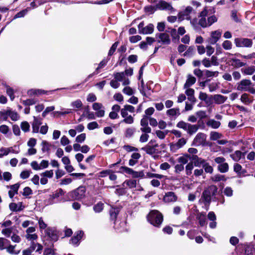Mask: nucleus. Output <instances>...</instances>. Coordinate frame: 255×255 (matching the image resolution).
Returning a JSON list of instances; mask_svg holds the SVG:
<instances>
[{
	"label": "nucleus",
	"instance_id": "nucleus-61",
	"mask_svg": "<svg viewBox=\"0 0 255 255\" xmlns=\"http://www.w3.org/2000/svg\"><path fill=\"white\" fill-rule=\"evenodd\" d=\"M217 21V18L215 15L209 16L207 19V27L211 26Z\"/></svg>",
	"mask_w": 255,
	"mask_h": 255
},
{
	"label": "nucleus",
	"instance_id": "nucleus-39",
	"mask_svg": "<svg viewBox=\"0 0 255 255\" xmlns=\"http://www.w3.org/2000/svg\"><path fill=\"white\" fill-rule=\"evenodd\" d=\"M232 65L236 68H240L245 65V63L242 62L240 60L236 58L231 59Z\"/></svg>",
	"mask_w": 255,
	"mask_h": 255
},
{
	"label": "nucleus",
	"instance_id": "nucleus-4",
	"mask_svg": "<svg viewBox=\"0 0 255 255\" xmlns=\"http://www.w3.org/2000/svg\"><path fill=\"white\" fill-rule=\"evenodd\" d=\"M85 188L83 186H80L74 191L70 192L69 193V195L72 200H79L85 197Z\"/></svg>",
	"mask_w": 255,
	"mask_h": 255
},
{
	"label": "nucleus",
	"instance_id": "nucleus-58",
	"mask_svg": "<svg viewBox=\"0 0 255 255\" xmlns=\"http://www.w3.org/2000/svg\"><path fill=\"white\" fill-rule=\"evenodd\" d=\"M121 122L131 125L133 123L134 119L133 118L131 115H129L128 117L124 118V120Z\"/></svg>",
	"mask_w": 255,
	"mask_h": 255
},
{
	"label": "nucleus",
	"instance_id": "nucleus-11",
	"mask_svg": "<svg viewBox=\"0 0 255 255\" xmlns=\"http://www.w3.org/2000/svg\"><path fill=\"white\" fill-rule=\"evenodd\" d=\"M93 109L96 111L95 115L98 117H103L105 115L104 107L99 103H94L92 105Z\"/></svg>",
	"mask_w": 255,
	"mask_h": 255
},
{
	"label": "nucleus",
	"instance_id": "nucleus-46",
	"mask_svg": "<svg viewBox=\"0 0 255 255\" xmlns=\"http://www.w3.org/2000/svg\"><path fill=\"white\" fill-rule=\"evenodd\" d=\"M222 134L216 131H212L210 134V138L211 140H216L222 137Z\"/></svg>",
	"mask_w": 255,
	"mask_h": 255
},
{
	"label": "nucleus",
	"instance_id": "nucleus-45",
	"mask_svg": "<svg viewBox=\"0 0 255 255\" xmlns=\"http://www.w3.org/2000/svg\"><path fill=\"white\" fill-rule=\"evenodd\" d=\"M11 147H1L0 148V158L2 157L3 156L7 155L9 152H11Z\"/></svg>",
	"mask_w": 255,
	"mask_h": 255
},
{
	"label": "nucleus",
	"instance_id": "nucleus-42",
	"mask_svg": "<svg viewBox=\"0 0 255 255\" xmlns=\"http://www.w3.org/2000/svg\"><path fill=\"white\" fill-rule=\"evenodd\" d=\"M119 209L118 208H112L110 210V217L111 219L113 220H115L117 217V215L119 212Z\"/></svg>",
	"mask_w": 255,
	"mask_h": 255
},
{
	"label": "nucleus",
	"instance_id": "nucleus-26",
	"mask_svg": "<svg viewBox=\"0 0 255 255\" xmlns=\"http://www.w3.org/2000/svg\"><path fill=\"white\" fill-rule=\"evenodd\" d=\"M196 81V78L191 74L187 76V79L184 85V88L186 89L193 85Z\"/></svg>",
	"mask_w": 255,
	"mask_h": 255
},
{
	"label": "nucleus",
	"instance_id": "nucleus-63",
	"mask_svg": "<svg viewBox=\"0 0 255 255\" xmlns=\"http://www.w3.org/2000/svg\"><path fill=\"white\" fill-rule=\"evenodd\" d=\"M30 173L31 171L29 170L22 171L20 174V177L23 179H27L29 177Z\"/></svg>",
	"mask_w": 255,
	"mask_h": 255
},
{
	"label": "nucleus",
	"instance_id": "nucleus-25",
	"mask_svg": "<svg viewBox=\"0 0 255 255\" xmlns=\"http://www.w3.org/2000/svg\"><path fill=\"white\" fill-rule=\"evenodd\" d=\"M214 103L216 104H222L224 103L227 99V97L222 95L216 94L213 97Z\"/></svg>",
	"mask_w": 255,
	"mask_h": 255
},
{
	"label": "nucleus",
	"instance_id": "nucleus-59",
	"mask_svg": "<svg viewBox=\"0 0 255 255\" xmlns=\"http://www.w3.org/2000/svg\"><path fill=\"white\" fill-rule=\"evenodd\" d=\"M36 101L34 99H27L26 100H23L22 101V103L24 105V106H31V105H33L35 104L36 103Z\"/></svg>",
	"mask_w": 255,
	"mask_h": 255
},
{
	"label": "nucleus",
	"instance_id": "nucleus-1",
	"mask_svg": "<svg viewBox=\"0 0 255 255\" xmlns=\"http://www.w3.org/2000/svg\"><path fill=\"white\" fill-rule=\"evenodd\" d=\"M114 79L110 82V86L114 89H117L120 86V82H122L124 86L128 85L130 83V81L128 77H124V73L116 72L113 74Z\"/></svg>",
	"mask_w": 255,
	"mask_h": 255
},
{
	"label": "nucleus",
	"instance_id": "nucleus-36",
	"mask_svg": "<svg viewBox=\"0 0 255 255\" xmlns=\"http://www.w3.org/2000/svg\"><path fill=\"white\" fill-rule=\"evenodd\" d=\"M70 105L73 108L74 110H76L82 108L83 106V104L81 101L78 99L71 102Z\"/></svg>",
	"mask_w": 255,
	"mask_h": 255
},
{
	"label": "nucleus",
	"instance_id": "nucleus-23",
	"mask_svg": "<svg viewBox=\"0 0 255 255\" xmlns=\"http://www.w3.org/2000/svg\"><path fill=\"white\" fill-rule=\"evenodd\" d=\"M83 235V232L81 231L77 232L76 233V235L71 239L70 243L74 245L78 246Z\"/></svg>",
	"mask_w": 255,
	"mask_h": 255
},
{
	"label": "nucleus",
	"instance_id": "nucleus-6",
	"mask_svg": "<svg viewBox=\"0 0 255 255\" xmlns=\"http://www.w3.org/2000/svg\"><path fill=\"white\" fill-rule=\"evenodd\" d=\"M141 150L145 151L147 154L150 155L159 154L161 152L160 146L157 143H155L154 145L146 144L141 148Z\"/></svg>",
	"mask_w": 255,
	"mask_h": 255
},
{
	"label": "nucleus",
	"instance_id": "nucleus-31",
	"mask_svg": "<svg viewBox=\"0 0 255 255\" xmlns=\"http://www.w3.org/2000/svg\"><path fill=\"white\" fill-rule=\"evenodd\" d=\"M45 93L46 92L44 90L32 89L28 90L27 92V94L29 96L32 97L33 96H38L43 94H45Z\"/></svg>",
	"mask_w": 255,
	"mask_h": 255
},
{
	"label": "nucleus",
	"instance_id": "nucleus-19",
	"mask_svg": "<svg viewBox=\"0 0 255 255\" xmlns=\"http://www.w3.org/2000/svg\"><path fill=\"white\" fill-rule=\"evenodd\" d=\"M9 207L13 212H19L23 210L25 207L22 202H20L17 203H11L9 205Z\"/></svg>",
	"mask_w": 255,
	"mask_h": 255
},
{
	"label": "nucleus",
	"instance_id": "nucleus-57",
	"mask_svg": "<svg viewBox=\"0 0 255 255\" xmlns=\"http://www.w3.org/2000/svg\"><path fill=\"white\" fill-rule=\"evenodd\" d=\"M120 169L123 172H125L127 174L131 175L132 176L133 175L134 170H132L131 168H130L126 166H122L120 168Z\"/></svg>",
	"mask_w": 255,
	"mask_h": 255
},
{
	"label": "nucleus",
	"instance_id": "nucleus-10",
	"mask_svg": "<svg viewBox=\"0 0 255 255\" xmlns=\"http://www.w3.org/2000/svg\"><path fill=\"white\" fill-rule=\"evenodd\" d=\"M222 31L220 30L211 32V36L207 39V42L210 44H215L220 39Z\"/></svg>",
	"mask_w": 255,
	"mask_h": 255
},
{
	"label": "nucleus",
	"instance_id": "nucleus-9",
	"mask_svg": "<svg viewBox=\"0 0 255 255\" xmlns=\"http://www.w3.org/2000/svg\"><path fill=\"white\" fill-rule=\"evenodd\" d=\"M193 11V8L191 6H187L185 9L181 11L178 14V19L180 20L183 19H190L191 18L190 14Z\"/></svg>",
	"mask_w": 255,
	"mask_h": 255
},
{
	"label": "nucleus",
	"instance_id": "nucleus-3",
	"mask_svg": "<svg viewBox=\"0 0 255 255\" xmlns=\"http://www.w3.org/2000/svg\"><path fill=\"white\" fill-rule=\"evenodd\" d=\"M148 221L152 225L159 227L163 222V215L158 211H151L147 216Z\"/></svg>",
	"mask_w": 255,
	"mask_h": 255
},
{
	"label": "nucleus",
	"instance_id": "nucleus-17",
	"mask_svg": "<svg viewBox=\"0 0 255 255\" xmlns=\"http://www.w3.org/2000/svg\"><path fill=\"white\" fill-rule=\"evenodd\" d=\"M156 37L159 39L157 40L158 42H161L163 44L168 45L170 43V40L168 34L166 33H160L156 34Z\"/></svg>",
	"mask_w": 255,
	"mask_h": 255
},
{
	"label": "nucleus",
	"instance_id": "nucleus-32",
	"mask_svg": "<svg viewBox=\"0 0 255 255\" xmlns=\"http://www.w3.org/2000/svg\"><path fill=\"white\" fill-rule=\"evenodd\" d=\"M207 125L213 128H218L221 125V123L213 119H210L207 122Z\"/></svg>",
	"mask_w": 255,
	"mask_h": 255
},
{
	"label": "nucleus",
	"instance_id": "nucleus-53",
	"mask_svg": "<svg viewBox=\"0 0 255 255\" xmlns=\"http://www.w3.org/2000/svg\"><path fill=\"white\" fill-rule=\"evenodd\" d=\"M12 232V228H6L2 230L1 233L6 237H9Z\"/></svg>",
	"mask_w": 255,
	"mask_h": 255
},
{
	"label": "nucleus",
	"instance_id": "nucleus-5",
	"mask_svg": "<svg viewBox=\"0 0 255 255\" xmlns=\"http://www.w3.org/2000/svg\"><path fill=\"white\" fill-rule=\"evenodd\" d=\"M234 43L236 47L240 48H251L252 47L253 44L252 39L243 37L235 38Z\"/></svg>",
	"mask_w": 255,
	"mask_h": 255
},
{
	"label": "nucleus",
	"instance_id": "nucleus-14",
	"mask_svg": "<svg viewBox=\"0 0 255 255\" xmlns=\"http://www.w3.org/2000/svg\"><path fill=\"white\" fill-rule=\"evenodd\" d=\"M208 13V10L206 7L200 13L199 15V24L203 28L207 27V20H206V16Z\"/></svg>",
	"mask_w": 255,
	"mask_h": 255
},
{
	"label": "nucleus",
	"instance_id": "nucleus-37",
	"mask_svg": "<svg viewBox=\"0 0 255 255\" xmlns=\"http://www.w3.org/2000/svg\"><path fill=\"white\" fill-rule=\"evenodd\" d=\"M243 156V153L239 151H236L233 154L231 155L232 158L235 161H239Z\"/></svg>",
	"mask_w": 255,
	"mask_h": 255
},
{
	"label": "nucleus",
	"instance_id": "nucleus-21",
	"mask_svg": "<svg viewBox=\"0 0 255 255\" xmlns=\"http://www.w3.org/2000/svg\"><path fill=\"white\" fill-rule=\"evenodd\" d=\"M157 7L159 9L161 10H174V8L172 5L165 1H160L157 4Z\"/></svg>",
	"mask_w": 255,
	"mask_h": 255
},
{
	"label": "nucleus",
	"instance_id": "nucleus-52",
	"mask_svg": "<svg viewBox=\"0 0 255 255\" xmlns=\"http://www.w3.org/2000/svg\"><path fill=\"white\" fill-rule=\"evenodd\" d=\"M135 131V129L134 128H128L125 131V136L127 137H131Z\"/></svg>",
	"mask_w": 255,
	"mask_h": 255
},
{
	"label": "nucleus",
	"instance_id": "nucleus-38",
	"mask_svg": "<svg viewBox=\"0 0 255 255\" xmlns=\"http://www.w3.org/2000/svg\"><path fill=\"white\" fill-rule=\"evenodd\" d=\"M218 169L221 173H226L229 170V165L224 162L218 166Z\"/></svg>",
	"mask_w": 255,
	"mask_h": 255
},
{
	"label": "nucleus",
	"instance_id": "nucleus-27",
	"mask_svg": "<svg viewBox=\"0 0 255 255\" xmlns=\"http://www.w3.org/2000/svg\"><path fill=\"white\" fill-rule=\"evenodd\" d=\"M240 99L242 102L246 105H249L253 101V97L247 93L242 94Z\"/></svg>",
	"mask_w": 255,
	"mask_h": 255
},
{
	"label": "nucleus",
	"instance_id": "nucleus-43",
	"mask_svg": "<svg viewBox=\"0 0 255 255\" xmlns=\"http://www.w3.org/2000/svg\"><path fill=\"white\" fill-rule=\"evenodd\" d=\"M199 224L201 226H203L206 223V215L204 213H200L198 215Z\"/></svg>",
	"mask_w": 255,
	"mask_h": 255
},
{
	"label": "nucleus",
	"instance_id": "nucleus-44",
	"mask_svg": "<svg viewBox=\"0 0 255 255\" xmlns=\"http://www.w3.org/2000/svg\"><path fill=\"white\" fill-rule=\"evenodd\" d=\"M211 179L214 182H219L226 180L224 175L219 174H216L211 177Z\"/></svg>",
	"mask_w": 255,
	"mask_h": 255
},
{
	"label": "nucleus",
	"instance_id": "nucleus-54",
	"mask_svg": "<svg viewBox=\"0 0 255 255\" xmlns=\"http://www.w3.org/2000/svg\"><path fill=\"white\" fill-rule=\"evenodd\" d=\"M203 168L206 173L212 174L213 172V168L207 162L203 165Z\"/></svg>",
	"mask_w": 255,
	"mask_h": 255
},
{
	"label": "nucleus",
	"instance_id": "nucleus-48",
	"mask_svg": "<svg viewBox=\"0 0 255 255\" xmlns=\"http://www.w3.org/2000/svg\"><path fill=\"white\" fill-rule=\"evenodd\" d=\"M8 117V109L3 111H0V122L6 121Z\"/></svg>",
	"mask_w": 255,
	"mask_h": 255
},
{
	"label": "nucleus",
	"instance_id": "nucleus-13",
	"mask_svg": "<svg viewBox=\"0 0 255 255\" xmlns=\"http://www.w3.org/2000/svg\"><path fill=\"white\" fill-rule=\"evenodd\" d=\"M148 117L146 116H143V118L140 121V125L141 128L140 130L144 133H150L151 128L148 126Z\"/></svg>",
	"mask_w": 255,
	"mask_h": 255
},
{
	"label": "nucleus",
	"instance_id": "nucleus-50",
	"mask_svg": "<svg viewBox=\"0 0 255 255\" xmlns=\"http://www.w3.org/2000/svg\"><path fill=\"white\" fill-rule=\"evenodd\" d=\"M193 169V163L192 162L188 163L185 167L186 173L187 175H190L192 174V171Z\"/></svg>",
	"mask_w": 255,
	"mask_h": 255
},
{
	"label": "nucleus",
	"instance_id": "nucleus-62",
	"mask_svg": "<svg viewBox=\"0 0 255 255\" xmlns=\"http://www.w3.org/2000/svg\"><path fill=\"white\" fill-rule=\"evenodd\" d=\"M86 134L84 133L78 135L75 139V141L78 143H82L86 139Z\"/></svg>",
	"mask_w": 255,
	"mask_h": 255
},
{
	"label": "nucleus",
	"instance_id": "nucleus-64",
	"mask_svg": "<svg viewBox=\"0 0 255 255\" xmlns=\"http://www.w3.org/2000/svg\"><path fill=\"white\" fill-rule=\"evenodd\" d=\"M99 128V125L96 122H92L87 125V128L89 130H93Z\"/></svg>",
	"mask_w": 255,
	"mask_h": 255
},
{
	"label": "nucleus",
	"instance_id": "nucleus-55",
	"mask_svg": "<svg viewBox=\"0 0 255 255\" xmlns=\"http://www.w3.org/2000/svg\"><path fill=\"white\" fill-rule=\"evenodd\" d=\"M177 161L179 163H180L179 164H182L184 165V164H186L188 161V156L184 155L180 156L178 158Z\"/></svg>",
	"mask_w": 255,
	"mask_h": 255
},
{
	"label": "nucleus",
	"instance_id": "nucleus-2",
	"mask_svg": "<svg viewBox=\"0 0 255 255\" xmlns=\"http://www.w3.org/2000/svg\"><path fill=\"white\" fill-rule=\"evenodd\" d=\"M217 191L218 188L216 186H210L203 191L200 201L203 202L205 205H209L211 202V197L216 195Z\"/></svg>",
	"mask_w": 255,
	"mask_h": 255
},
{
	"label": "nucleus",
	"instance_id": "nucleus-7",
	"mask_svg": "<svg viewBox=\"0 0 255 255\" xmlns=\"http://www.w3.org/2000/svg\"><path fill=\"white\" fill-rule=\"evenodd\" d=\"M143 22H140L138 25V32L140 34H151L154 30V26L152 24H149L146 26L143 27Z\"/></svg>",
	"mask_w": 255,
	"mask_h": 255
},
{
	"label": "nucleus",
	"instance_id": "nucleus-8",
	"mask_svg": "<svg viewBox=\"0 0 255 255\" xmlns=\"http://www.w3.org/2000/svg\"><path fill=\"white\" fill-rule=\"evenodd\" d=\"M206 138L207 135L205 133L199 132L194 138L193 143L195 146L206 145Z\"/></svg>",
	"mask_w": 255,
	"mask_h": 255
},
{
	"label": "nucleus",
	"instance_id": "nucleus-56",
	"mask_svg": "<svg viewBox=\"0 0 255 255\" xmlns=\"http://www.w3.org/2000/svg\"><path fill=\"white\" fill-rule=\"evenodd\" d=\"M222 47L225 50H230L232 48V43L229 40H225L222 43Z\"/></svg>",
	"mask_w": 255,
	"mask_h": 255
},
{
	"label": "nucleus",
	"instance_id": "nucleus-35",
	"mask_svg": "<svg viewBox=\"0 0 255 255\" xmlns=\"http://www.w3.org/2000/svg\"><path fill=\"white\" fill-rule=\"evenodd\" d=\"M10 242L4 238H0V250L6 249Z\"/></svg>",
	"mask_w": 255,
	"mask_h": 255
},
{
	"label": "nucleus",
	"instance_id": "nucleus-15",
	"mask_svg": "<svg viewBox=\"0 0 255 255\" xmlns=\"http://www.w3.org/2000/svg\"><path fill=\"white\" fill-rule=\"evenodd\" d=\"M64 194V191L60 188L51 194L47 200V204H53L55 203L54 200Z\"/></svg>",
	"mask_w": 255,
	"mask_h": 255
},
{
	"label": "nucleus",
	"instance_id": "nucleus-30",
	"mask_svg": "<svg viewBox=\"0 0 255 255\" xmlns=\"http://www.w3.org/2000/svg\"><path fill=\"white\" fill-rule=\"evenodd\" d=\"M242 72L246 75H253L255 72V66H250L241 69Z\"/></svg>",
	"mask_w": 255,
	"mask_h": 255
},
{
	"label": "nucleus",
	"instance_id": "nucleus-34",
	"mask_svg": "<svg viewBox=\"0 0 255 255\" xmlns=\"http://www.w3.org/2000/svg\"><path fill=\"white\" fill-rule=\"evenodd\" d=\"M166 114L171 117L178 116L180 115V112L179 108H172L167 110Z\"/></svg>",
	"mask_w": 255,
	"mask_h": 255
},
{
	"label": "nucleus",
	"instance_id": "nucleus-60",
	"mask_svg": "<svg viewBox=\"0 0 255 255\" xmlns=\"http://www.w3.org/2000/svg\"><path fill=\"white\" fill-rule=\"evenodd\" d=\"M40 176H44L46 178H51L53 176V171L52 170L45 171V172L41 173L40 174Z\"/></svg>",
	"mask_w": 255,
	"mask_h": 255
},
{
	"label": "nucleus",
	"instance_id": "nucleus-20",
	"mask_svg": "<svg viewBox=\"0 0 255 255\" xmlns=\"http://www.w3.org/2000/svg\"><path fill=\"white\" fill-rule=\"evenodd\" d=\"M32 253L35 251L36 252L41 254L43 246L38 243L31 242L30 247L28 248Z\"/></svg>",
	"mask_w": 255,
	"mask_h": 255
},
{
	"label": "nucleus",
	"instance_id": "nucleus-12",
	"mask_svg": "<svg viewBox=\"0 0 255 255\" xmlns=\"http://www.w3.org/2000/svg\"><path fill=\"white\" fill-rule=\"evenodd\" d=\"M35 231V228L33 227H30L27 229L25 238L28 241L33 242L37 239L38 236L36 234L34 233Z\"/></svg>",
	"mask_w": 255,
	"mask_h": 255
},
{
	"label": "nucleus",
	"instance_id": "nucleus-28",
	"mask_svg": "<svg viewBox=\"0 0 255 255\" xmlns=\"http://www.w3.org/2000/svg\"><path fill=\"white\" fill-rule=\"evenodd\" d=\"M192 159L194 160V164L196 167L202 166L206 162L205 159L199 157L197 155L193 156Z\"/></svg>",
	"mask_w": 255,
	"mask_h": 255
},
{
	"label": "nucleus",
	"instance_id": "nucleus-33",
	"mask_svg": "<svg viewBox=\"0 0 255 255\" xmlns=\"http://www.w3.org/2000/svg\"><path fill=\"white\" fill-rule=\"evenodd\" d=\"M199 126L197 125H191L189 124L186 131L188 134L191 135L196 132Z\"/></svg>",
	"mask_w": 255,
	"mask_h": 255
},
{
	"label": "nucleus",
	"instance_id": "nucleus-16",
	"mask_svg": "<svg viewBox=\"0 0 255 255\" xmlns=\"http://www.w3.org/2000/svg\"><path fill=\"white\" fill-rule=\"evenodd\" d=\"M252 85V82L250 80L243 79L237 84V90L239 91H247L249 87Z\"/></svg>",
	"mask_w": 255,
	"mask_h": 255
},
{
	"label": "nucleus",
	"instance_id": "nucleus-40",
	"mask_svg": "<svg viewBox=\"0 0 255 255\" xmlns=\"http://www.w3.org/2000/svg\"><path fill=\"white\" fill-rule=\"evenodd\" d=\"M185 94L189 96L188 99L191 101L194 102L195 101V98L194 97V90L191 88H186Z\"/></svg>",
	"mask_w": 255,
	"mask_h": 255
},
{
	"label": "nucleus",
	"instance_id": "nucleus-47",
	"mask_svg": "<svg viewBox=\"0 0 255 255\" xmlns=\"http://www.w3.org/2000/svg\"><path fill=\"white\" fill-rule=\"evenodd\" d=\"M124 184L130 188H135L136 181L135 180H128L125 181Z\"/></svg>",
	"mask_w": 255,
	"mask_h": 255
},
{
	"label": "nucleus",
	"instance_id": "nucleus-29",
	"mask_svg": "<svg viewBox=\"0 0 255 255\" xmlns=\"http://www.w3.org/2000/svg\"><path fill=\"white\" fill-rule=\"evenodd\" d=\"M16 247V245H11L9 243L5 250L10 254L17 255L19 254L20 251L15 250Z\"/></svg>",
	"mask_w": 255,
	"mask_h": 255
},
{
	"label": "nucleus",
	"instance_id": "nucleus-51",
	"mask_svg": "<svg viewBox=\"0 0 255 255\" xmlns=\"http://www.w3.org/2000/svg\"><path fill=\"white\" fill-rule=\"evenodd\" d=\"M103 208L104 204L102 202H99L94 206L93 209L95 212L99 213L103 210Z\"/></svg>",
	"mask_w": 255,
	"mask_h": 255
},
{
	"label": "nucleus",
	"instance_id": "nucleus-22",
	"mask_svg": "<svg viewBox=\"0 0 255 255\" xmlns=\"http://www.w3.org/2000/svg\"><path fill=\"white\" fill-rule=\"evenodd\" d=\"M20 185L19 183H17L9 187L10 190L8 191V195L10 198H12L15 194H17Z\"/></svg>",
	"mask_w": 255,
	"mask_h": 255
},
{
	"label": "nucleus",
	"instance_id": "nucleus-18",
	"mask_svg": "<svg viewBox=\"0 0 255 255\" xmlns=\"http://www.w3.org/2000/svg\"><path fill=\"white\" fill-rule=\"evenodd\" d=\"M163 201L165 203L174 202L177 200V196L173 192H168L163 197Z\"/></svg>",
	"mask_w": 255,
	"mask_h": 255
},
{
	"label": "nucleus",
	"instance_id": "nucleus-41",
	"mask_svg": "<svg viewBox=\"0 0 255 255\" xmlns=\"http://www.w3.org/2000/svg\"><path fill=\"white\" fill-rule=\"evenodd\" d=\"M8 117L10 118L11 120L13 121H16L19 119V117L16 112L11 111L9 109H8Z\"/></svg>",
	"mask_w": 255,
	"mask_h": 255
},
{
	"label": "nucleus",
	"instance_id": "nucleus-49",
	"mask_svg": "<svg viewBox=\"0 0 255 255\" xmlns=\"http://www.w3.org/2000/svg\"><path fill=\"white\" fill-rule=\"evenodd\" d=\"M189 124V123H186L184 121H180L177 124L176 127L179 128H182L186 131Z\"/></svg>",
	"mask_w": 255,
	"mask_h": 255
},
{
	"label": "nucleus",
	"instance_id": "nucleus-24",
	"mask_svg": "<svg viewBox=\"0 0 255 255\" xmlns=\"http://www.w3.org/2000/svg\"><path fill=\"white\" fill-rule=\"evenodd\" d=\"M42 124L41 120L34 117V121L32 124V132L37 133L39 132V126Z\"/></svg>",
	"mask_w": 255,
	"mask_h": 255
}]
</instances>
